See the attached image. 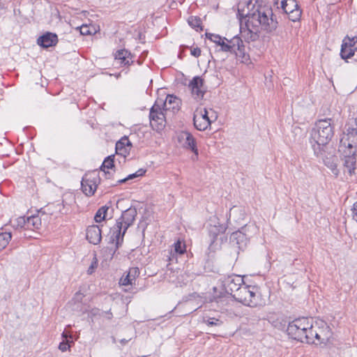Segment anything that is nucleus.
Returning a JSON list of instances; mask_svg holds the SVG:
<instances>
[{
    "instance_id": "f257e3e1",
    "label": "nucleus",
    "mask_w": 357,
    "mask_h": 357,
    "mask_svg": "<svg viewBox=\"0 0 357 357\" xmlns=\"http://www.w3.org/2000/svg\"><path fill=\"white\" fill-rule=\"evenodd\" d=\"M243 3H240L238 8V15L241 21L243 18H248L245 22L246 29L241 26V33L245 41H256L259 36V28L271 32L276 29L278 22L273 17V10L270 6L259 5L252 12L245 13L244 9L241 8Z\"/></svg>"
},
{
    "instance_id": "f03ea898",
    "label": "nucleus",
    "mask_w": 357,
    "mask_h": 357,
    "mask_svg": "<svg viewBox=\"0 0 357 357\" xmlns=\"http://www.w3.org/2000/svg\"><path fill=\"white\" fill-rule=\"evenodd\" d=\"M331 121V119H320L311 131V143L317 155L321 151L320 147L328 144L333 137Z\"/></svg>"
},
{
    "instance_id": "7ed1b4c3",
    "label": "nucleus",
    "mask_w": 357,
    "mask_h": 357,
    "mask_svg": "<svg viewBox=\"0 0 357 357\" xmlns=\"http://www.w3.org/2000/svg\"><path fill=\"white\" fill-rule=\"evenodd\" d=\"M220 51L235 54L236 57L241 59V62L245 63L249 59V55L245 51L243 42L238 35L231 39L223 38V40L218 45Z\"/></svg>"
},
{
    "instance_id": "20e7f679",
    "label": "nucleus",
    "mask_w": 357,
    "mask_h": 357,
    "mask_svg": "<svg viewBox=\"0 0 357 357\" xmlns=\"http://www.w3.org/2000/svg\"><path fill=\"white\" fill-rule=\"evenodd\" d=\"M234 298L249 307H256L260 305V294L256 286L243 284L238 291L234 295Z\"/></svg>"
},
{
    "instance_id": "39448f33",
    "label": "nucleus",
    "mask_w": 357,
    "mask_h": 357,
    "mask_svg": "<svg viewBox=\"0 0 357 357\" xmlns=\"http://www.w3.org/2000/svg\"><path fill=\"white\" fill-rule=\"evenodd\" d=\"M304 335H307V337L303 339L302 342L318 345L328 342L331 337V332L328 326H326L324 329L318 328L317 330L310 321V327L307 328Z\"/></svg>"
},
{
    "instance_id": "423d86ee",
    "label": "nucleus",
    "mask_w": 357,
    "mask_h": 357,
    "mask_svg": "<svg viewBox=\"0 0 357 357\" xmlns=\"http://www.w3.org/2000/svg\"><path fill=\"white\" fill-rule=\"evenodd\" d=\"M309 327L310 321L307 318H298L289 323L287 333L291 338L302 342L303 339L307 337L304 335Z\"/></svg>"
},
{
    "instance_id": "0eeeda50",
    "label": "nucleus",
    "mask_w": 357,
    "mask_h": 357,
    "mask_svg": "<svg viewBox=\"0 0 357 357\" xmlns=\"http://www.w3.org/2000/svg\"><path fill=\"white\" fill-rule=\"evenodd\" d=\"M167 113L163 110L159 101H155V104L150 109L149 119L150 124L155 130H160L165 126V119Z\"/></svg>"
},
{
    "instance_id": "6e6552de",
    "label": "nucleus",
    "mask_w": 357,
    "mask_h": 357,
    "mask_svg": "<svg viewBox=\"0 0 357 357\" xmlns=\"http://www.w3.org/2000/svg\"><path fill=\"white\" fill-rule=\"evenodd\" d=\"M345 136L341 139V142L349 149H357V117L351 119L345 125Z\"/></svg>"
},
{
    "instance_id": "1a4fd4ad",
    "label": "nucleus",
    "mask_w": 357,
    "mask_h": 357,
    "mask_svg": "<svg viewBox=\"0 0 357 357\" xmlns=\"http://www.w3.org/2000/svg\"><path fill=\"white\" fill-rule=\"evenodd\" d=\"M178 141L180 144L186 149L190 150L194 155L192 160H197L198 158V149L197 148V142L193 135L188 131H182L178 135Z\"/></svg>"
},
{
    "instance_id": "9d476101",
    "label": "nucleus",
    "mask_w": 357,
    "mask_h": 357,
    "mask_svg": "<svg viewBox=\"0 0 357 357\" xmlns=\"http://www.w3.org/2000/svg\"><path fill=\"white\" fill-rule=\"evenodd\" d=\"M243 278L240 275H229L225 278L222 282V286L225 292L230 294L234 298L236 292L238 291L240 288L244 284Z\"/></svg>"
},
{
    "instance_id": "9b49d317",
    "label": "nucleus",
    "mask_w": 357,
    "mask_h": 357,
    "mask_svg": "<svg viewBox=\"0 0 357 357\" xmlns=\"http://www.w3.org/2000/svg\"><path fill=\"white\" fill-rule=\"evenodd\" d=\"M357 50V37H346L343 40L341 47L340 55L342 59H347L354 55Z\"/></svg>"
},
{
    "instance_id": "f8f14e48",
    "label": "nucleus",
    "mask_w": 357,
    "mask_h": 357,
    "mask_svg": "<svg viewBox=\"0 0 357 357\" xmlns=\"http://www.w3.org/2000/svg\"><path fill=\"white\" fill-rule=\"evenodd\" d=\"M156 101H159L160 105L166 113L168 112L175 113L178 111L181 103V100L174 95H167L165 100L158 99Z\"/></svg>"
},
{
    "instance_id": "ddd939ff",
    "label": "nucleus",
    "mask_w": 357,
    "mask_h": 357,
    "mask_svg": "<svg viewBox=\"0 0 357 357\" xmlns=\"http://www.w3.org/2000/svg\"><path fill=\"white\" fill-rule=\"evenodd\" d=\"M98 179V176L95 174H86L82 178V189L86 195L90 196L93 195L98 185L97 182Z\"/></svg>"
},
{
    "instance_id": "4468645a",
    "label": "nucleus",
    "mask_w": 357,
    "mask_h": 357,
    "mask_svg": "<svg viewBox=\"0 0 357 357\" xmlns=\"http://www.w3.org/2000/svg\"><path fill=\"white\" fill-rule=\"evenodd\" d=\"M125 225L116 220L115 225L110 229L111 241L115 242L116 248H119L123 241V236L127 231Z\"/></svg>"
},
{
    "instance_id": "2eb2a0df",
    "label": "nucleus",
    "mask_w": 357,
    "mask_h": 357,
    "mask_svg": "<svg viewBox=\"0 0 357 357\" xmlns=\"http://www.w3.org/2000/svg\"><path fill=\"white\" fill-rule=\"evenodd\" d=\"M188 87L195 99L201 100L203 98L206 89L204 86V79L201 77L196 76L193 77L190 82Z\"/></svg>"
},
{
    "instance_id": "dca6fc26",
    "label": "nucleus",
    "mask_w": 357,
    "mask_h": 357,
    "mask_svg": "<svg viewBox=\"0 0 357 357\" xmlns=\"http://www.w3.org/2000/svg\"><path fill=\"white\" fill-rule=\"evenodd\" d=\"M86 237L90 243L98 245L102 239L100 227L95 225L89 226L86 231Z\"/></svg>"
},
{
    "instance_id": "f3484780",
    "label": "nucleus",
    "mask_w": 357,
    "mask_h": 357,
    "mask_svg": "<svg viewBox=\"0 0 357 357\" xmlns=\"http://www.w3.org/2000/svg\"><path fill=\"white\" fill-rule=\"evenodd\" d=\"M38 44L45 48L55 46L58 43V37L56 33L47 32L40 36L37 40Z\"/></svg>"
},
{
    "instance_id": "a211bd4d",
    "label": "nucleus",
    "mask_w": 357,
    "mask_h": 357,
    "mask_svg": "<svg viewBox=\"0 0 357 357\" xmlns=\"http://www.w3.org/2000/svg\"><path fill=\"white\" fill-rule=\"evenodd\" d=\"M132 144L127 137H122L116 144V153L123 156L124 158L129 154Z\"/></svg>"
},
{
    "instance_id": "6ab92c4d",
    "label": "nucleus",
    "mask_w": 357,
    "mask_h": 357,
    "mask_svg": "<svg viewBox=\"0 0 357 357\" xmlns=\"http://www.w3.org/2000/svg\"><path fill=\"white\" fill-rule=\"evenodd\" d=\"M136 215L137 211L135 208L130 207L122 213L121 216L117 219V220L125 225V229H128V227L132 225Z\"/></svg>"
},
{
    "instance_id": "aec40b11",
    "label": "nucleus",
    "mask_w": 357,
    "mask_h": 357,
    "mask_svg": "<svg viewBox=\"0 0 357 357\" xmlns=\"http://www.w3.org/2000/svg\"><path fill=\"white\" fill-rule=\"evenodd\" d=\"M139 275V270L137 267L130 268L128 271V274L126 277L121 278L120 280V284L123 286L128 284H132L133 282Z\"/></svg>"
},
{
    "instance_id": "412c9836",
    "label": "nucleus",
    "mask_w": 357,
    "mask_h": 357,
    "mask_svg": "<svg viewBox=\"0 0 357 357\" xmlns=\"http://www.w3.org/2000/svg\"><path fill=\"white\" fill-rule=\"evenodd\" d=\"M186 251V247L185 244L181 241L180 240H178L176 243L174 244V250H171L169 252V256L168 257L169 261H173L175 257V254H179L183 255Z\"/></svg>"
},
{
    "instance_id": "4be33fe9",
    "label": "nucleus",
    "mask_w": 357,
    "mask_h": 357,
    "mask_svg": "<svg viewBox=\"0 0 357 357\" xmlns=\"http://www.w3.org/2000/svg\"><path fill=\"white\" fill-rule=\"evenodd\" d=\"M193 122L195 127L198 130H205L211 123V120H206L202 116H198L197 113L194 114Z\"/></svg>"
},
{
    "instance_id": "5701e85b",
    "label": "nucleus",
    "mask_w": 357,
    "mask_h": 357,
    "mask_svg": "<svg viewBox=\"0 0 357 357\" xmlns=\"http://www.w3.org/2000/svg\"><path fill=\"white\" fill-rule=\"evenodd\" d=\"M356 159L354 154L344 158V167L349 175L355 174Z\"/></svg>"
},
{
    "instance_id": "b1692460",
    "label": "nucleus",
    "mask_w": 357,
    "mask_h": 357,
    "mask_svg": "<svg viewBox=\"0 0 357 357\" xmlns=\"http://www.w3.org/2000/svg\"><path fill=\"white\" fill-rule=\"evenodd\" d=\"M337 158L335 155H331L330 157H326L324 158V162L325 165L331 170V172L335 176H337L340 173L339 169L337 167Z\"/></svg>"
},
{
    "instance_id": "393cba45",
    "label": "nucleus",
    "mask_w": 357,
    "mask_h": 357,
    "mask_svg": "<svg viewBox=\"0 0 357 357\" xmlns=\"http://www.w3.org/2000/svg\"><path fill=\"white\" fill-rule=\"evenodd\" d=\"M130 53L126 50H118L115 54V59L121 60V63L125 66H129L132 63V59L130 57Z\"/></svg>"
},
{
    "instance_id": "a878e982",
    "label": "nucleus",
    "mask_w": 357,
    "mask_h": 357,
    "mask_svg": "<svg viewBox=\"0 0 357 357\" xmlns=\"http://www.w3.org/2000/svg\"><path fill=\"white\" fill-rule=\"evenodd\" d=\"M299 8L296 0H282L281 8L287 14H289L291 12Z\"/></svg>"
},
{
    "instance_id": "bb28decb",
    "label": "nucleus",
    "mask_w": 357,
    "mask_h": 357,
    "mask_svg": "<svg viewBox=\"0 0 357 357\" xmlns=\"http://www.w3.org/2000/svg\"><path fill=\"white\" fill-rule=\"evenodd\" d=\"M41 226V220L38 216L31 215L26 218V229L36 230Z\"/></svg>"
},
{
    "instance_id": "cd10ccee",
    "label": "nucleus",
    "mask_w": 357,
    "mask_h": 357,
    "mask_svg": "<svg viewBox=\"0 0 357 357\" xmlns=\"http://www.w3.org/2000/svg\"><path fill=\"white\" fill-rule=\"evenodd\" d=\"M114 155H109L108 157H107L105 159V160L103 161V162L100 167L101 171H102L105 174H107V173H108V172L106 171L107 169H112V167H114Z\"/></svg>"
},
{
    "instance_id": "c85d7f7f",
    "label": "nucleus",
    "mask_w": 357,
    "mask_h": 357,
    "mask_svg": "<svg viewBox=\"0 0 357 357\" xmlns=\"http://www.w3.org/2000/svg\"><path fill=\"white\" fill-rule=\"evenodd\" d=\"M109 209V206H103L100 207L98 211L96 212L94 220L96 222H100L103 220H105L107 217V212Z\"/></svg>"
},
{
    "instance_id": "c756f323",
    "label": "nucleus",
    "mask_w": 357,
    "mask_h": 357,
    "mask_svg": "<svg viewBox=\"0 0 357 357\" xmlns=\"http://www.w3.org/2000/svg\"><path fill=\"white\" fill-rule=\"evenodd\" d=\"M11 238L12 234L10 232H3L0 234V251L7 246Z\"/></svg>"
},
{
    "instance_id": "7c9ffc66",
    "label": "nucleus",
    "mask_w": 357,
    "mask_h": 357,
    "mask_svg": "<svg viewBox=\"0 0 357 357\" xmlns=\"http://www.w3.org/2000/svg\"><path fill=\"white\" fill-rule=\"evenodd\" d=\"M203 322L208 326H220L222 324V321L215 317H204Z\"/></svg>"
},
{
    "instance_id": "2f4dec72",
    "label": "nucleus",
    "mask_w": 357,
    "mask_h": 357,
    "mask_svg": "<svg viewBox=\"0 0 357 357\" xmlns=\"http://www.w3.org/2000/svg\"><path fill=\"white\" fill-rule=\"evenodd\" d=\"M302 11L300 9V8H298L297 9L294 10V11L291 12L289 14H288L289 19L292 22H297L299 21L301 17Z\"/></svg>"
},
{
    "instance_id": "473e14b6",
    "label": "nucleus",
    "mask_w": 357,
    "mask_h": 357,
    "mask_svg": "<svg viewBox=\"0 0 357 357\" xmlns=\"http://www.w3.org/2000/svg\"><path fill=\"white\" fill-rule=\"evenodd\" d=\"M188 24L192 28H201L202 21L198 17L191 16L188 18Z\"/></svg>"
},
{
    "instance_id": "72a5a7b5",
    "label": "nucleus",
    "mask_w": 357,
    "mask_h": 357,
    "mask_svg": "<svg viewBox=\"0 0 357 357\" xmlns=\"http://www.w3.org/2000/svg\"><path fill=\"white\" fill-rule=\"evenodd\" d=\"M206 38L209 39L210 40L215 43L217 45H218L220 43V42L223 40L224 38L220 36V35L211 33H206Z\"/></svg>"
},
{
    "instance_id": "f704fd0d",
    "label": "nucleus",
    "mask_w": 357,
    "mask_h": 357,
    "mask_svg": "<svg viewBox=\"0 0 357 357\" xmlns=\"http://www.w3.org/2000/svg\"><path fill=\"white\" fill-rule=\"evenodd\" d=\"M13 227L16 229H26V218L25 217H20L17 219L16 225H13Z\"/></svg>"
},
{
    "instance_id": "c9c22d12",
    "label": "nucleus",
    "mask_w": 357,
    "mask_h": 357,
    "mask_svg": "<svg viewBox=\"0 0 357 357\" xmlns=\"http://www.w3.org/2000/svg\"><path fill=\"white\" fill-rule=\"evenodd\" d=\"M79 31L80 33L84 36L91 35L93 33V31L91 29V28L86 24L81 26L79 27Z\"/></svg>"
},
{
    "instance_id": "e433bc0d",
    "label": "nucleus",
    "mask_w": 357,
    "mask_h": 357,
    "mask_svg": "<svg viewBox=\"0 0 357 357\" xmlns=\"http://www.w3.org/2000/svg\"><path fill=\"white\" fill-rule=\"evenodd\" d=\"M55 202H48V204L43 208V213H48V214H53L54 213V211H52L50 209H51V207L54 205ZM40 210H43V208H41Z\"/></svg>"
},
{
    "instance_id": "4c0bfd02",
    "label": "nucleus",
    "mask_w": 357,
    "mask_h": 357,
    "mask_svg": "<svg viewBox=\"0 0 357 357\" xmlns=\"http://www.w3.org/2000/svg\"><path fill=\"white\" fill-rule=\"evenodd\" d=\"M69 348L70 345L68 341H63L59 345V349L63 352L66 351Z\"/></svg>"
},
{
    "instance_id": "58836bf2",
    "label": "nucleus",
    "mask_w": 357,
    "mask_h": 357,
    "mask_svg": "<svg viewBox=\"0 0 357 357\" xmlns=\"http://www.w3.org/2000/svg\"><path fill=\"white\" fill-rule=\"evenodd\" d=\"M83 298H84L83 294H82L80 291H77L75 294L73 300L75 301V302L79 303V302H82Z\"/></svg>"
},
{
    "instance_id": "ea45409f",
    "label": "nucleus",
    "mask_w": 357,
    "mask_h": 357,
    "mask_svg": "<svg viewBox=\"0 0 357 357\" xmlns=\"http://www.w3.org/2000/svg\"><path fill=\"white\" fill-rule=\"evenodd\" d=\"M191 54L195 57H199L201 55V50L199 47L191 49Z\"/></svg>"
},
{
    "instance_id": "a19ab883",
    "label": "nucleus",
    "mask_w": 357,
    "mask_h": 357,
    "mask_svg": "<svg viewBox=\"0 0 357 357\" xmlns=\"http://www.w3.org/2000/svg\"><path fill=\"white\" fill-rule=\"evenodd\" d=\"M137 177H138V176H137V174L135 172L134 174H131L128 175L126 178L120 180L119 182V183H124V182H126L128 180L132 179V178H137Z\"/></svg>"
},
{
    "instance_id": "79ce46f5",
    "label": "nucleus",
    "mask_w": 357,
    "mask_h": 357,
    "mask_svg": "<svg viewBox=\"0 0 357 357\" xmlns=\"http://www.w3.org/2000/svg\"><path fill=\"white\" fill-rule=\"evenodd\" d=\"M196 113L198 114V116H202L204 119L210 120L208 116V112L206 109H204V112L201 111L199 112H197Z\"/></svg>"
},
{
    "instance_id": "37998d69",
    "label": "nucleus",
    "mask_w": 357,
    "mask_h": 357,
    "mask_svg": "<svg viewBox=\"0 0 357 357\" xmlns=\"http://www.w3.org/2000/svg\"><path fill=\"white\" fill-rule=\"evenodd\" d=\"M352 213L354 219L357 222V202H354V204Z\"/></svg>"
},
{
    "instance_id": "c03bdc74",
    "label": "nucleus",
    "mask_w": 357,
    "mask_h": 357,
    "mask_svg": "<svg viewBox=\"0 0 357 357\" xmlns=\"http://www.w3.org/2000/svg\"><path fill=\"white\" fill-rule=\"evenodd\" d=\"M146 172V170L144 169H139L136 172L137 176H143Z\"/></svg>"
},
{
    "instance_id": "a18cd8bd",
    "label": "nucleus",
    "mask_w": 357,
    "mask_h": 357,
    "mask_svg": "<svg viewBox=\"0 0 357 357\" xmlns=\"http://www.w3.org/2000/svg\"><path fill=\"white\" fill-rule=\"evenodd\" d=\"M62 336H63V338H65V339H67V338H68V337H69L70 338H72V335H68V334H67L66 332H63V333H62Z\"/></svg>"
},
{
    "instance_id": "49530a36",
    "label": "nucleus",
    "mask_w": 357,
    "mask_h": 357,
    "mask_svg": "<svg viewBox=\"0 0 357 357\" xmlns=\"http://www.w3.org/2000/svg\"><path fill=\"white\" fill-rule=\"evenodd\" d=\"M93 264H91V266L89 268L87 271L89 274H91L93 273Z\"/></svg>"
},
{
    "instance_id": "de8ad7c7",
    "label": "nucleus",
    "mask_w": 357,
    "mask_h": 357,
    "mask_svg": "<svg viewBox=\"0 0 357 357\" xmlns=\"http://www.w3.org/2000/svg\"><path fill=\"white\" fill-rule=\"evenodd\" d=\"M127 342H128V340H126V339H122V340H121V343L122 344H126V343H127Z\"/></svg>"
},
{
    "instance_id": "09e8293b",
    "label": "nucleus",
    "mask_w": 357,
    "mask_h": 357,
    "mask_svg": "<svg viewBox=\"0 0 357 357\" xmlns=\"http://www.w3.org/2000/svg\"><path fill=\"white\" fill-rule=\"evenodd\" d=\"M107 314H108V318H109V319H111V318H112V313H111V312H107Z\"/></svg>"
},
{
    "instance_id": "8fccbe9b",
    "label": "nucleus",
    "mask_w": 357,
    "mask_h": 357,
    "mask_svg": "<svg viewBox=\"0 0 357 357\" xmlns=\"http://www.w3.org/2000/svg\"><path fill=\"white\" fill-rule=\"evenodd\" d=\"M107 314H108V318H109V319H111V318H112V313H111V312H107Z\"/></svg>"
},
{
    "instance_id": "3c124183",
    "label": "nucleus",
    "mask_w": 357,
    "mask_h": 357,
    "mask_svg": "<svg viewBox=\"0 0 357 357\" xmlns=\"http://www.w3.org/2000/svg\"><path fill=\"white\" fill-rule=\"evenodd\" d=\"M250 5H252L251 1H250V2H248V3H247V6H248V9H249V7H250Z\"/></svg>"
},
{
    "instance_id": "603ef678",
    "label": "nucleus",
    "mask_w": 357,
    "mask_h": 357,
    "mask_svg": "<svg viewBox=\"0 0 357 357\" xmlns=\"http://www.w3.org/2000/svg\"><path fill=\"white\" fill-rule=\"evenodd\" d=\"M61 205H62L61 204H58V207H59V211L61 210Z\"/></svg>"
}]
</instances>
